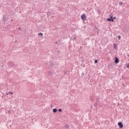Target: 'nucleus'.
I'll return each mask as SVG.
<instances>
[{"label": "nucleus", "instance_id": "nucleus-1", "mask_svg": "<svg viewBox=\"0 0 129 129\" xmlns=\"http://www.w3.org/2000/svg\"><path fill=\"white\" fill-rule=\"evenodd\" d=\"M118 125L120 128H122V127H123V125L121 122H118Z\"/></svg>", "mask_w": 129, "mask_h": 129}, {"label": "nucleus", "instance_id": "nucleus-2", "mask_svg": "<svg viewBox=\"0 0 129 129\" xmlns=\"http://www.w3.org/2000/svg\"><path fill=\"white\" fill-rule=\"evenodd\" d=\"M81 19L83 20V21H85L86 20V16L85 14H83L81 16Z\"/></svg>", "mask_w": 129, "mask_h": 129}, {"label": "nucleus", "instance_id": "nucleus-3", "mask_svg": "<svg viewBox=\"0 0 129 129\" xmlns=\"http://www.w3.org/2000/svg\"><path fill=\"white\" fill-rule=\"evenodd\" d=\"M107 21H108V22H113L114 20L112 16H111L110 18L107 19Z\"/></svg>", "mask_w": 129, "mask_h": 129}, {"label": "nucleus", "instance_id": "nucleus-4", "mask_svg": "<svg viewBox=\"0 0 129 129\" xmlns=\"http://www.w3.org/2000/svg\"><path fill=\"white\" fill-rule=\"evenodd\" d=\"M118 62H119V59H118V58L117 57H115L114 63H115V64H117V63H118Z\"/></svg>", "mask_w": 129, "mask_h": 129}, {"label": "nucleus", "instance_id": "nucleus-5", "mask_svg": "<svg viewBox=\"0 0 129 129\" xmlns=\"http://www.w3.org/2000/svg\"><path fill=\"white\" fill-rule=\"evenodd\" d=\"M3 21H4V23H5V22H7V21H8V19L6 17L4 16L3 17Z\"/></svg>", "mask_w": 129, "mask_h": 129}, {"label": "nucleus", "instance_id": "nucleus-6", "mask_svg": "<svg viewBox=\"0 0 129 129\" xmlns=\"http://www.w3.org/2000/svg\"><path fill=\"white\" fill-rule=\"evenodd\" d=\"M53 112H57V109L54 108L53 109Z\"/></svg>", "mask_w": 129, "mask_h": 129}, {"label": "nucleus", "instance_id": "nucleus-7", "mask_svg": "<svg viewBox=\"0 0 129 129\" xmlns=\"http://www.w3.org/2000/svg\"><path fill=\"white\" fill-rule=\"evenodd\" d=\"M113 46H114V49H116V43H114L113 44Z\"/></svg>", "mask_w": 129, "mask_h": 129}, {"label": "nucleus", "instance_id": "nucleus-8", "mask_svg": "<svg viewBox=\"0 0 129 129\" xmlns=\"http://www.w3.org/2000/svg\"><path fill=\"white\" fill-rule=\"evenodd\" d=\"M9 94H14V93L9 92L8 93H7V95H9Z\"/></svg>", "mask_w": 129, "mask_h": 129}, {"label": "nucleus", "instance_id": "nucleus-9", "mask_svg": "<svg viewBox=\"0 0 129 129\" xmlns=\"http://www.w3.org/2000/svg\"><path fill=\"white\" fill-rule=\"evenodd\" d=\"M38 36H43V33H39L38 34Z\"/></svg>", "mask_w": 129, "mask_h": 129}, {"label": "nucleus", "instance_id": "nucleus-10", "mask_svg": "<svg viewBox=\"0 0 129 129\" xmlns=\"http://www.w3.org/2000/svg\"><path fill=\"white\" fill-rule=\"evenodd\" d=\"M65 127H66V128H69V125H65Z\"/></svg>", "mask_w": 129, "mask_h": 129}, {"label": "nucleus", "instance_id": "nucleus-11", "mask_svg": "<svg viewBox=\"0 0 129 129\" xmlns=\"http://www.w3.org/2000/svg\"><path fill=\"white\" fill-rule=\"evenodd\" d=\"M52 73L51 72H48V75H52Z\"/></svg>", "mask_w": 129, "mask_h": 129}, {"label": "nucleus", "instance_id": "nucleus-12", "mask_svg": "<svg viewBox=\"0 0 129 129\" xmlns=\"http://www.w3.org/2000/svg\"><path fill=\"white\" fill-rule=\"evenodd\" d=\"M119 6H121L122 5V2H120L119 3Z\"/></svg>", "mask_w": 129, "mask_h": 129}, {"label": "nucleus", "instance_id": "nucleus-13", "mask_svg": "<svg viewBox=\"0 0 129 129\" xmlns=\"http://www.w3.org/2000/svg\"><path fill=\"white\" fill-rule=\"evenodd\" d=\"M98 62V60L97 59L95 60V63H96Z\"/></svg>", "mask_w": 129, "mask_h": 129}, {"label": "nucleus", "instance_id": "nucleus-14", "mask_svg": "<svg viewBox=\"0 0 129 129\" xmlns=\"http://www.w3.org/2000/svg\"><path fill=\"white\" fill-rule=\"evenodd\" d=\"M126 68H129V63L127 64Z\"/></svg>", "mask_w": 129, "mask_h": 129}, {"label": "nucleus", "instance_id": "nucleus-15", "mask_svg": "<svg viewBox=\"0 0 129 129\" xmlns=\"http://www.w3.org/2000/svg\"><path fill=\"white\" fill-rule=\"evenodd\" d=\"M58 111H59V112H61V111H62V109H59Z\"/></svg>", "mask_w": 129, "mask_h": 129}, {"label": "nucleus", "instance_id": "nucleus-16", "mask_svg": "<svg viewBox=\"0 0 129 129\" xmlns=\"http://www.w3.org/2000/svg\"><path fill=\"white\" fill-rule=\"evenodd\" d=\"M118 37L119 39H120V36H118Z\"/></svg>", "mask_w": 129, "mask_h": 129}, {"label": "nucleus", "instance_id": "nucleus-17", "mask_svg": "<svg viewBox=\"0 0 129 129\" xmlns=\"http://www.w3.org/2000/svg\"><path fill=\"white\" fill-rule=\"evenodd\" d=\"M51 67H53V64H51Z\"/></svg>", "mask_w": 129, "mask_h": 129}, {"label": "nucleus", "instance_id": "nucleus-18", "mask_svg": "<svg viewBox=\"0 0 129 129\" xmlns=\"http://www.w3.org/2000/svg\"><path fill=\"white\" fill-rule=\"evenodd\" d=\"M113 19L114 20H115V17H113Z\"/></svg>", "mask_w": 129, "mask_h": 129}, {"label": "nucleus", "instance_id": "nucleus-19", "mask_svg": "<svg viewBox=\"0 0 129 129\" xmlns=\"http://www.w3.org/2000/svg\"><path fill=\"white\" fill-rule=\"evenodd\" d=\"M18 30H21V28H18Z\"/></svg>", "mask_w": 129, "mask_h": 129}, {"label": "nucleus", "instance_id": "nucleus-20", "mask_svg": "<svg viewBox=\"0 0 129 129\" xmlns=\"http://www.w3.org/2000/svg\"><path fill=\"white\" fill-rule=\"evenodd\" d=\"M127 56L129 57V54L127 55Z\"/></svg>", "mask_w": 129, "mask_h": 129}, {"label": "nucleus", "instance_id": "nucleus-21", "mask_svg": "<svg viewBox=\"0 0 129 129\" xmlns=\"http://www.w3.org/2000/svg\"><path fill=\"white\" fill-rule=\"evenodd\" d=\"M11 22H13V20H11Z\"/></svg>", "mask_w": 129, "mask_h": 129}, {"label": "nucleus", "instance_id": "nucleus-22", "mask_svg": "<svg viewBox=\"0 0 129 129\" xmlns=\"http://www.w3.org/2000/svg\"><path fill=\"white\" fill-rule=\"evenodd\" d=\"M97 34H98V32H97Z\"/></svg>", "mask_w": 129, "mask_h": 129}]
</instances>
